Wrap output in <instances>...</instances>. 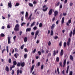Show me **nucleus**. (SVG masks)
Instances as JSON below:
<instances>
[{
	"mask_svg": "<svg viewBox=\"0 0 75 75\" xmlns=\"http://www.w3.org/2000/svg\"><path fill=\"white\" fill-rule=\"evenodd\" d=\"M58 38V37L57 36H55L54 37V39H55V40H57V39Z\"/></svg>",
	"mask_w": 75,
	"mask_h": 75,
	"instance_id": "56",
	"label": "nucleus"
},
{
	"mask_svg": "<svg viewBox=\"0 0 75 75\" xmlns=\"http://www.w3.org/2000/svg\"><path fill=\"white\" fill-rule=\"evenodd\" d=\"M25 62H20V63H19V66H20L21 65V67H24V66H25Z\"/></svg>",
	"mask_w": 75,
	"mask_h": 75,
	"instance_id": "3",
	"label": "nucleus"
},
{
	"mask_svg": "<svg viewBox=\"0 0 75 75\" xmlns=\"http://www.w3.org/2000/svg\"><path fill=\"white\" fill-rule=\"evenodd\" d=\"M35 22H34L33 23L31 24L30 27H33L34 25H35Z\"/></svg>",
	"mask_w": 75,
	"mask_h": 75,
	"instance_id": "16",
	"label": "nucleus"
},
{
	"mask_svg": "<svg viewBox=\"0 0 75 75\" xmlns=\"http://www.w3.org/2000/svg\"><path fill=\"white\" fill-rule=\"evenodd\" d=\"M24 47V45H23L21 46V50H23Z\"/></svg>",
	"mask_w": 75,
	"mask_h": 75,
	"instance_id": "35",
	"label": "nucleus"
},
{
	"mask_svg": "<svg viewBox=\"0 0 75 75\" xmlns=\"http://www.w3.org/2000/svg\"><path fill=\"white\" fill-rule=\"evenodd\" d=\"M70 59L71 60H73V57H72V55H70Z\"/></svg>",
	"mask_w": 75,
	"mask_h": 75,
	"instance_id": "33",
	"label": "nucleus"
},
{
	"mask_svg": "<svg viewBox=\"0 0 75 75\" xmlns=\"http://www.w3.org/2000/svg\"><path fill=\"white\" fill-rule=\"evenodd\" d=\"M17 75H18L19 74V69H18L17 71Z\"/></svg>",
	"mask_w": 75,
	"mask_h": 75,
	"instance_id": "50",
	"label": "nucleus"
},
{
	"mask_svg": "<svg viewBox=\"0 0 75 75\" xmlns=\"http://www.w3.org/2000/svg\"><path fill=\"white\" fill-rule=\"evenodd\" d=\"M19 6V3H16V5H15V7H16L17 6Z\"/></svg>",
	"mask_w": 75,
	"mask_h": 75,
	"instance_id": "34",
	"label": "nucleus"
},
{
	"mask_svg": "<svg viewBox=\"0 0 75 75\" xmlns=\"http://www.w3.org/2000/svg\"><path fill=\"white\" fill-rule=\"evenodd\" d=\"M27 54H25L24 55V58L25 59L27 57Z\"/></svg>",
	"mask_w": 75,
	"mask_h": 75,
	"instance_id": "26",
	"label": "nucleus"
},
{
	"mask_svg": "<svg viewBox=\"0 0 75 75\" xmlns=\"http://www.w3.org/2000/svg\"><path fill=\"white\" fill-rule=\"evenodd\" d=\"M36 52V49H35L33 51H32L33 53H35Z\"/></svg>",
	"mask_w": 75,
	"mask_h": 75,
	"instance_id": "38",
	"label": "nucleus"
},
{
	"mask_svg": "<svg viewBox=\"0 0 75 75\" xmlns=\"http://www.w3.org/2000/svg\"><path fill=\"white\" fill-rule=\"evenodd\" d=\"M66 62H67V60L65 59L64 61L63 64L65 65V64H66Z\"/></svg>",
	"mask_w": 75,
	"mask_h": 75,
	"instance_id": "31",
	"label": "nucleus"
},
{
	"mask_svg": "<svg viewBox=\"0 0 75 75\" xmlns=\"http://www.w3.org/2000/svg\"><path fill=\"white\" fill-rule=\"evenodd\" d=\"M29 6L30 7H33V4L31 3L29 4Z\"/></svg>",
	"mask_w": 75,
	"mask_h": 75,
	"instance_id": "23",
	"label": "nucleus"
},
{
	"mask_svg": "<svg viewBox=\"0 0 75 75\" xmlns=\"http://www.w3.org/2000/svg\"><path fill=\"white\" fill-rule=\"evenodd\" d=\"M31 34L32 35H34V33L32 32L31 33Z\"/></svg>",
	"mask_w": 75,
	"mask_h": 75,
	"instance_id": "64",
	"label": "nucleus"
},
{
	"mask_svg": "<svg viewBox=\"0 0 75 75\" xmlns=\"http://www.w3.org/2000/svg\"><path fill=\"white\" fill-rule=\"evenodd\" d=\"M8 7H11V1H9L8 4Z\"/></svg>",
	"mask_w": 75,
	"mask_h": 75,
	"instance_id": "12",
	"label": "nucleus"
},
{
	"mask_svg": "<svg viewBox=\"0 0 75 75\" xmlns=\"http://www.w3.org/2000/svg\"><path fill=\"white\" fill-rule=\"evenodd\" d=\"M33 15L32 14H31L30 16L28 18V20H30V21H31V16Z\"/></svg>",
	"mask_w": 75,
	"mask_h": 75,
	"instance_id": "15",
	"label": "nucleus"
},
{
	"mask_svg": "<svg viewBox=\"0 0 75 75\" xmlns=\"http://www.w3.org/2000/svg\"><path fill=\"white\" fill-rule=\"evenodd\" d=\"M55 17L54 16V17L53 18H52V21H54L55 20Z\"/></svg>",
	"mask_w": 75,
	"mask_h": 75,
	"instance_id": "52",
	"label": "nucleus"
},
{
	"mask_svg": "<svg viewBox=\"0 0 75 75\" xmlns=\"http://www.w3.org/2000/svg\"><path fill=\"white\" fill-rule=\"evenodd\" d=\"M40 65V62H39L38 63V66L39 67Z\"/></svg>",
	"mask_w": 75,
	"mask_h": 75,
	"instance_id": "58",
	"label": "nucleus"
},
{
	"mask_svg": "<svg viewBox=\"0 0 75 75\" xmlns=\"http://www.w3.org/2000/svg\"><path fill=\"white\" fill-rule=\"evenodd\" d=\"M4 51H6V49H4V50H3L2 51V53H3L4 52Z\"/></svg>",
	"mask_w": 75,
	"mask_h": 75,
	"instance_id": "62",
	"label": "nucleus"
},
{
	"mask_svg": "<svg viewBox=\"0 0 75 75\" xmlns=\"http://www.w3.org/2000/svg\"><path fill=\"white\" fill-rule=\"evenodd\" d=\"M25 23L23 22L22 23L21 25V26H23V25H25Z\"/></svg>",
	"mask_w": 75,
	"mask_h": 75,
	"instance_id": "47",
	"label": "nucleus"
},
{
	"mask_svg": "<svg viewBox=\"0 0 75 75\" xmlns=\"http://www.w3.org/2000/svg\"><path fill=\"white\" fill-rule=\"evenodd\" d=\"M59 8H62V4H59Z\"/></svg>",
	"mask_w": 75,
	"mask_h": 75,
	"instance_id": "27",
	"label": "nucleus"
},
{
	"mask_svg": "<svg viewBox=\"0 0 75 75\" xmlns=\"http://www.w3.org/2000/svg\"><path fill=\"white\" fill-rule=\"evenodd\" d=\"M57 71L58 73V74H59V68L58 67H57Z\"/></svg>",
	"mask_w": 75,
	"mask_h": 75,
	"instance_id": "29",
	"label": "nucleus"
},
{
	"mask_svg": "<svg viewBox=\"0 0 75 75\" xmlns=\"http://www.w3.org/2000/svg\"><path fill=\"white\" fill-rule=\"evenodd\" d=\"M48 56H51V53H49L48 54V55H47V57H48Z\"/></svg>",
	"mask_w": 75,
	"mask_h": 75,
	"instance_id": "42",
	"label": "nucleus"
},
{
	"mask_svg": "<svg viewBox=\"0 0 75 75\" xmlns=\"http://www.w3.org/2000/svg\"><path fill=\"white\" fill-rule=\"evenodd\" d=\"M31 30V28H28L26 30V31H30Z\"/></svg>",
	"mask_w": 75,
	"mask_h": 75,
	"instance_id": "19",
	"label": "nucleus"
},
{
	"mask_svg": "<svg viewBox=\"0 0 75 75\" xmlns=\"http://www.w3.org/2000/svg\"><path fill=\"white\" fill-rule=\"evenodd\" d=\"M63 14L64 16H65L67 15V13H63Z\"/></svg>",
	"mask_w": 75,
	"mask_h": 75,
	"instance_id": "48",
	"label": "nucleus"
},
{
	"mask_svg": "<svg viewBox=\"0 0 75 75\" xmlns=\"http://www.w3.org/2000/svg\"><path fill=\"white\" fill-rule=\"evenodd\" d=\"M72 71H71L70 72L69 75H72Z\"/></svg>",
	"mask_w": 75,
	"mask_h": 75,
	"instance_id": "55",
	"label": "nucleus"
},
{
	"mask_svg": "<svg viewBox=\"0 0 75 75\" xmlns=\"http://www.w3.org/2000/svg\"><path fill=\"white\" fill-rule=\"evenodd\" d=\"M64 47H67V42H64Z\"/></svg>",
	"mask_w": 75,
	"mask_h": 75,
	"instance_id": "25",
	"label": "nucleus"
},
{
	"mask_svg": "<svg viewBox=\"0 0 75 75\" xmlns=\"http://www.w3.org/2000/svg\"><path fill=\"white\" fill-rule=\"evenodd\" d=\"M73 35L74 36L75 34V28H74L73 31Z\"/></svg>",
	"mask_w": 75,
	"mask_h": 75,
	"instance_id": "20",
	"label": "nucleus"
},
{
	"mask_svg": "<svg viewBox=\"0 0 75 75\" xmlns=\"http://www.w3.org/2000/svg\"><path fill=\"white\" fill-rule=\"evenodd\" d=\"M49 52V50H47L46 51V54H48V52Z\"/></svg>",
	"mask_w": 75,
	"mask_h": 75,
	"instance_id": "51",
	"label": "nucleus"
},
{
	"mask_svg": "<svg viewBox=\"0 0 75 75\" xmlns=\"http://www.w3.org/2000/svg\"><path fill=\"white\" fill-rule=\"evenodd\" d=\"M53 11V10L52 9H51L49 11L48 14L49 16H51L52 14V11Z\"/></svg>",
	"mask_w": 75,
	"mask_h": 75,
	"instance_id": "5",
	"label": "nucleus"
},
{
	"mask_svg": "<svg viewBox=\"0 0 75 75\" xmlns=\"http://www.w3.org/2000/svg\"><path fill=\"white\" fill-rule=\"evenodd\" d=\"M8 62L10 64V63H11V59H9V60H8Z\"/></svg>",
	"mask_w": 75,
	"mask_h": 75,
	"instance_id": "41",
	"label": "nucleus"
},
{
	"mask_svg": "<svg viewBox=\"0 0 75 75\" xmlns=\"http://www.w3.org/2000/svg\"><path fill=\"white\" fill-rule=\"evenodd\" d=\"M7 28H10V25H8L7 26Z\"/></svg>",
	"mask_w": 75,
	"mask_h": 75,
	"instance_id": "60",
	"label": "nucleus"
},
{
	"mask_svg": "<svg viewBox=\"0 0 75 75\" xmlns=\"http://www.w3.org/2000/svg\"><path fill=\"white\" fill-rule=\"evenodd\" d=\"M14 30L16 31H18L19 30V25L17 24L15 26Z\"/></svg>",
	"mask_w": 75,
	"mask_h": 75,
	"instance_id": "1",
	"label": "nucleus"
},
{
	"mask_svg": "<svg viewBox=\"0 0 75 75\" xmlns=\"http://www.w3.org/2000/svg\"><path fill=\"white\" fill-rule=\"evenodd\" d=\"M71 41V38H69L68 39V41H67L68 42H70Z\"/></svg>",
	"mask_w": 75,
	"mask_h": 75,
	"instance_id": "59",
	"label": "nucleus"
},
{
	"mask_svg": "<svg viewBox=\"0 0 75 75\" xmlns=\"http://www.w3.org/2000/svg\"><path fill=\"white\" fill-rule=\"evenodd\" d=\"M28 12H26V13L25 17H28Z\"/></svg>",
	"mask_w": 75,
	"mask_h": 75,
	"instance_id": "28",
	"label": "nucleus"
},
{
	"mask_svg": "<svg viewBox=\"0 0 75 75\" xmlns=\"http://www.w3.org/2000/svg\"><path fill=\"white\" fill-rule=\"evenodd\" d=\"M51 35L52 36L54 35V32H53V30H52L50 32Z\"/></svg>",
	"mask_w": 75,
	"mask_h": 75,
	"instance_id": "17",
	"label": "nucleus"
},
{
	"mask_svg": "<svg viewBox=\"0 0 75 75\" xmlns=\"http://www.w3.org/2000/svg\"><path fill=\"white\" fill-rule=\"evenodd\" d=\"M24 42H27V37H25V38H24Z\"/></svg>",
	"mask_w": 75,
	"mask_h": 75,
	"instance_id": "18",
	"label": "nucleus"
},
{
	"mask_svg": "<svg viewBox=\"0 0 75 75\" xmlns=\"http://www.w3.org/2000/svg\"><path fill=\"white\" fill-rule=\"evenodd\" d=\"M11 39L10 38V37L9 36L8 37V44H10V43L11 42V41L10 40Z\"/></svg>",
	"mask_w": 75,
	"mask_h": 75,
	"instance_id": "7",
	"label": "nucleus"
},
{
	"mask_svg": "<svg viewBox=\"0 0 75 75\" xmlns=\"http://www.w3.org/2000/svg\"><path fill=\"white\" fill-rule=\"evenodd\" d=\"M5 70L7 71V72H8L9 71V68L8 66L6 67L5 68Z\"/></svg>",
	"mask_w": 75,
	"mask_h": 75,
	"instance_id": "13",
	"label": "nucleus"
},
{
	"mask_svg": "<svg viewBox=\"0 0 75 75\" xmlns=\"http://www.w3.org/2000/svg\"><path fill=\"white\" fill-rule=\"evenodd\" d=\"M64 54V50L63 49H62L61 50V52H60V56L61 57H62V55H63Z\"/></svg>",
	"mask_w": 75,
	"mask_h": 75,
	"instance_id": "9",
	"label": "nucleus"
},
{
	"mask_svg": "<svg viewBox=\"0 0 75 75\" xmlns=\"http://www.w3.org/2000/svg\"><path fill=\"white\" fill-rule=\"evenodd\" d=\"M55 23H53L52 24V25L51 26V28L52 30H53V29H54L55 28Z\"/></svg>",
	"mask_w": 75,
	"mask_h": 75,
	"instance_id": "10",
	"label": "nucleus"
},
{
	"mask_svg": "<svg viewBox=\"0 0 75 75\" xmlns=\"http://www.w3.org/2000/svg\"><path fill=\"white\" fill-rule=\"evenodd\" d=\"M13 64L14 65H17V62L16 61H13Z\"/></svg>",
	"mask_w": 75,
	"mask_h": 75,
	"instance_id": "24",
	"label": "nucleus"
},
{
	"mask_svg": "<svg viewBox=\"0 0 75 75\" xmlns=\"http://www.w3.org/2000/svg\"><path fill=\"white\" fill-rule=\"evenodd\" d=\"M42 8V10L43 11H47V10H48V7H47V5H44V6H43Z\"/></svg>",
	"mask_w": 75,
	"mask_h": 75,
	"instance_id": "2",
	"label": "nucleus"
},
{
	"mask_svg": "<svg viewBox=\"0 0 75 75\" xmlns=\"http://www.w3.org/2000/svg\"><path fill=\"white\" fill-rule=\"evenodd\" d=\"M59 4H60V2H58L55 4V6H56V7H58Z\"/></svg>",
	"mask_w": 75,
	"mask_h": 75,
	"instance_id": "11",
	"label": "nucleus"
},
{
	"mask_svg": "<svg viewBox=\"0 0 75 75\" xmlns=\"http://www.w3.org/2000/svg\"><path fill=\"white\" fill-rule=\"evenodd\" d=\"M35 66V65H33L32 66V67L30 69V74H31V73H32V72H33V69H34V68Z\"/></svg>",
	"mask_w": 75,
	"mask_h": 75,
	"instance_id": "6",
	"label": "nucleus"
},
{
	"mask_svg": "<svg viewBox=\"0 0 75 75\" xmlns=\"http://www.w3.org/2000/svg\"><path fill=\"white\" fill-rule=\"evenodd\" d=\"M70 43V42H67V45H68V46H69Z\"/></svg>",
	"mask_w": 75,
	"mask_h": 75,
	"instance_id": "43",
	"label": "nucleus"
},
{
	"mask_svg": "<svg viewBox=\"0 0 75 75\" xmlns=\"http://www.w3.org/2000/svg\"><path fill=\"white\" fill-rule=\"evenodd\" d=\"M6 51L7 52H8V46H6Z\"/></svg>",
	"mask_w": 75,
	"mask_h": 75,
	"instance_id": "57",
	"label": "nucleus"
},
{
	"mask_svg": "<svg viewBox=\"0 0 75 75\" xmlns=\"http://www.w3.org/2000/svg\"><path fill=\"white\" fill-rule=\"evenodd\" d=\"M72 31H71L69 33V36L70 37H72Z\"/></svg>",
	"mask_w": 75,
	"mask_h": 75,
	"instance_id": "22",
	"label": "nucleus"
},
{
	"mask_svg": "<svg viewBox=\"0 0 75 75\" xmlns=\"http://www.w3.org/2000/svg\"><path fill=\"white\" fill-rule=\"evenodd\" d=\"M22 31H20L19 33L20 35H21V34H22Z\"/></svg>",
	"mask_w": 75,
	"mask_h": 75,
	"instance_id": "63",
	"label": "nucleus"
},
{
	"mask_svg": "<svg viewBox=\"0 0 75 75\" xmlns=\"http://www.w3.org/2000/svg\"><path fill=\"white\" fill-rule=\"evenodd\" d=\"M55 55H56V52L55 50H54L53 51V56L54 57H55Z\"/></svg>",
	"mask_w": 75,
	"mask_h": 75,
	"instance_id": "30",
	"label": "nucleus"
},
{
	"mask_svg": "<svg viewBox=\"0 0 75 75\" xmlns=\"http://www.w3.org/2000/svg\"><path fill=\"white\" fill-rule=\"evenodd\" d=\"M0 35L2 37H4L5 36V35H4V34L3 33H1V34Z\"/></svg>",
	"mask_w": 75,
	"mask_h": 75,
	"instance_id": "32",
	"label": "nucleus"
},
{
	"mask_svg": "<svg viewBox=\"0 0 75 75\" xmlns=\"http://www.w3.org/2000/svg\"><path fill=\"white\" fill-rule=\"evenodd\" d=\"M42 23H40L39 24V27H42Z\"/></svg>",
	"mask_w": 75,
	"mask_h": 75,
	"instance_id": "37",
	"label": "nucleus"
},
{
	"mask_svg": "<svg viewBox=\"0 0 75 75\" xmlns=\"http://www.w3.org/2000/svg\"><path fill=\"white\" fill-rule=\"evenodd\" d=\"M59 64L60 66H61V67H62V62H60L59 63Z\"/></svg>",
	"mask_w": 75,
	"mask_h": 75,
	"instance_id": "40",
	"label": "nucleus"
},
{
	"mask_svg": "<svg viewBox=\"0 0 75 75\" xmlns=\"http://www.w3.org/2000/svg\"><path fill=\"white\" fill-rule=\"evenodd\" d=\"M48 45L49 46H50L51 45V41H49L48 43Z\"/></svg>",
	"mask_w": 75,
	"mask_h": 75,
	"instance_id": "46",
	"label": "nucleus"
},
{
	"mask_svg": "<svg viewBox=\"0 0 75 75\" xmlns=\"http://www.w3.org/2000/svg\"><path fill=\"white\" fill-rule=\"evenodd\" d=\"M62 41H60L59 42V45L60 47H61V46L62 45Z\"/></svg>",
	"mask_w": 75,
	"mask_h": 75,
	"instance_id": "39",
	"label": "nucleus"
},
{
	"mask_svg": "<svg viewBox=\"0 0 75 75\" xmlns=\"http://www.w3.org/2000/svg\"><path fill=\"white\" fill-rule=\"evenodd\" d=\"M54 16L55 17H56L58 15V12L57 11H55L54 12Z\"/></svg>",
	"mask_w": 75,
	"mask_h": 75,
	"instance_id": "8",
	"label": "nucleus"
},
{
	"mask_svg": "<svg viewBox=\"0 0 75 75\" xmlns=\"http://www.w3.org/2000/svg\"><path fill=\"white\" fill-rule=\"evenodd\" d=\"M56 60V61H57V62H59V57H57Z\"/></svg>",
	"mask_w": 75,
	"mask_h": 75,
	"instance_id": "21",
	"label": "nucleus"
},
{
	"mask_svg": "<svg viewBox=\"0 0 75 75\" xmlns=\"http://www.w3.org/2000/svg\"><path fill=\"white\" fill-rule=\"evenodd\" d=\"M68 23L69 24H71V19L69 20Z\"/></svg>",
	"mask_w": 75,
	"mask_h": 75,
	"instance_id": "44",
	"label": "nucleus"
},
{
	"mask_svg": "<svg viewBox=\"0 0 75 75\" xmlns=\"http://www.w3.org/2000/svg\"><path fill=\"white\" fill-rule=\"evenodd\" d=\"M39 33V31L38 30H37L35 33V40L37 38V37L38 35V34Z\"/></svg>",
	"mask_w": 75,
	"mask_h": 75,
	"instance_id": "4",
	"label": "nucleus"
},
{
	"mask_svg": "<svg viewBox=\"0 0 75 75\" xmlns=\"http://www.w3.org/2000/svg\"><path fill=\"white\" fill-rule=\"evenodd\" d=\"M65 20V18L64 17H63L62 19V23L64 24V21Z\"/></svg>",
	"mask_w": 75,
	"mask_h": 75,
	"instance_id": "14",
	"label": "nucleus"
},
{
	"mask_svg": "<svg viewBox=\"0 0 75 75\" xmlns=\"http://www.w3.org/2000/svg\"><path fill=\"white\" fill-rule=\"evenodd\" d=\"M19 72H20V74H22L23 72V71L21 70L20 71V70H19Z\"/></svg>",
	"mask_w": 75,
	"mask_h": 75,
	"instance_id": "61",
	"label": "nucleus"
},
{
	"mask_svg": "<svg viewBox=\"0 0 75 75\" xmlns=\"http://www.w3.org/2000/svg\"><path fill=\"white\" fill-rule=\"evenodd\" d=\"M69 5L70 6H72L73 5V3H70L69 4Z\"/></svg>",
	"mask_w": 75,
	"mask_h": 75,
	"instance_id": "53",
	"label": "nucleus"
},
{
	"mask_svg": "<svg viewBox=\"0 0 75 75\" xmlns=\"http://www.w3.org/2000/svg\"><path fill=\"white\" fill-rule=\"evenodd\" d=\"M44 68V65H42L41 66V69H43Z\"/></svg>",
	"mask_w": 75,
	"mask_h": 75,
	"instance_id": "49",
	"label": "nucleus"
},
{
	"mask_svg": "<svg viewBox=\"0 0 75 75\" xmlns=\"http://www.w3.org/2000/svg\"><path fill=\"white\" fill-rule=\"evenodd\" d=\"M67 1H68V0H65L64 1V4H67Z\"/></svg>",
	"mask_w": 75,
	"mask_h": 75,
	"instance_id": "45",
	"label": "nucleus"
},
{
	"mask_svg": "<svg viewBox=\"0 0 75 75\" xmlns=\"http://www.w3.org/2000/svg\"><path fill=\"white\" fill-rule=\"evenodd\" d=\"M38 53L39 54V55H41V52L40 51H38Z\"/></svg>",
	"mask_w": 75,
	"mask_h": 75,
	"instance_id": "36",
	"label": "nucleus"
},
{
	"mask_svg": "<svg viewBox=\"0 0 75 75\" xmlns=\"http://www.w3.org/2000/svg\"><path fill=\"white\" fill-rule=\"evenodd\" d=\"M37 28V27L35 26L33 28V30H36Z\"/></svg>",
	"mask_w": 75,
	"mask_h": 75,
	"instance_id": "54",
	"label": "nucleus"
}]
</instances>
